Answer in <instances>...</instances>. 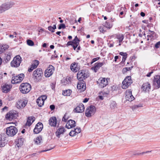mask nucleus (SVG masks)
Instances as JSON below:
<instances>
[{"label":"nucleus","mask_w":160,"mask_h":160,"mask_svg":"<svg viewBox=\"0 0 160 160\" xmlns=\"http://www.w3.org/2000/svg\"><path fill=\"white\" fill-rule=\"evenodd\" d=\"M39 98H42V99H43V100H44L46 99L47 98V97L46 95H42L41 97H39Z\"/></svg>","instance_id":"nucleus-55"},{"label":"nucleus","mask_w":160,"mask_h":160,"mask_svg":"<svg viewBox=\"0 0 160 160\" xmlns=\"http://www.w3.org/2000/svg\"><path fill=\"white\" fill-rule=\"evenodd\" d=\"M42 140V138L41 136H39L37 137L35 140H34V141L35 142L36 144H39L41 143Z\"/></svg>","instance_id":"nucleus-36"},{"label":"nucleus","mask_w":160,"mask_h":160,"mask_svg":"<svg viewBox=\"0 0 160 160\" xmlns=\"http://www.w3.org/2000/svg\"><path fill=\"white\" fill-rule=\"evenodd\" d=\"M14 4L12 2H7L2 4L0 6V14L12 8Z\"/></svg>","instance_id":"nucleus-2"},{"label":"nucleus","mask_w":160,"mask_h":160,"mask_svg":"<svg viewBox=\"0 0 160 160\" xmlns=\"http://www.w3.org/2000/svg\"><path fill=\"white\" fill-rule=\"evenodd\" d=\"M39 63V62L37 60H35L33 62V63L31 65L34 67L35 68H36L38 65Z\"/></svg>","instance_id":"nucleus-39"},{"label":"nucleus","mask_w":160,"mask_h":160,"mask_svg":"<svg viewBox=\"0 0 160 160\" xmlns=\"http://www.w3.org/2000/svg\"><path fill=\"white\" fill-rule=\"evenodd\" d=\"M113 8V6L111 4H107L105 7V9L107 11L110 12L112 10Z\"/></svg>","instance_id":"nucleus-32"},{"label":"nucleus","mask_w":160,"mask_h":160,"mask_svg":"<svg viewBox=\"0 0 160 160\" xmlns=\"http://www.w3.org/2000/svg\"><path fill=\"white\" fill-rule=\"evenodd\" d=\"M24 77V75L23 73H21L18 75L13 76L12 77L11 82L14 84L21 82L23 80Z\"/></svg>","instance_id":"nucleus-8"},{"label":"nucleus","mask_w":160,"mask_h":160,"mask_svg":"<svg viewBox=\"0 0 160 160\" xmlns=\"http://www.w3.org/2000/svg\"><path fill=\"white\" fill-rule=\"evenodd\" d=\"M54 71V67L52 65H50L46 70L45 76L46 77H49L51 76Z\"/></svg>","instance_id":"nucleus-14"},{"label":"nucleus","mask_w":160,"mask_h":160,"mask_svg":"<svg viewBox=\"0 0 160 160\" xmlns=\"http://www.w3.org/2000/svg\"><path fill=\"white\" fill-rule=\"evenodd\" d=\"M71 46H72L73 49L74 50H75L76 49V48L78 47V46H77V45H71Z\"/></svg>","instance_id":"nucleus-62"},{"label":"nucleus","mask_w":160,"mask_h":160,"mask_svg":"<svg viewBox=\"0 0 160 160\" xmlns=\"http://www.w3.org/2000/svg\"><path fill=\"white\" fill-rule=\"evenodd\" d=\"M117 103L115 101H112L110 105V108L112 109H114L117 107Z\"/></svg>","instance_id":"nucleus-38"},{"label":"nucleus","mask_w":160,"mask_h":160,"mask_svg":"<svg viewBox=\"0 0 160 160\" xmlns=\"http://www.w3.org/2000/svg\"><path fill=\"white\" fill-rule=\"evenodd\" d=\"M75 135H76V132L74 130H72L69 133V135L72 137L74 136Z\"/></svg>","instance_id":"nucleus-44"},{"label":"nucleus","mask_w":160,"mask_h":160,"mask_svg":"<svg viewBox=\"0 0 160 160\" xmlns=\"http://www.w3.org/2000/svg\"><path fill=\"white\" fill-rule=\"evenodd\" d=\"M43 128V125L41 122H39L36 125L33 130V132L35 134H38L42 130Z\"/></svg>","instance_id":"nucleus-17"},{"label":"nucleus","mask_w":160,"mask_h":160,"mask_svg":"<svg viewBox=\"0 0 160 160\" xmlns=\"http://www.w3.org/2000/svg\"><path fill=\"white\" fill-rule=\"evenodd\" d=\"M142 105L141 104H139L138 105H134L132 106V110L134 111L137 108H138L139 107H142Z\"/></svg>","instance_id":"nucleus-41"},{"label":"nucleus","mask_w":160,"mask_h":160,"mask_svg":"<svg viewBox=\"0 0 160 160\" xmlns=\"http://www.w3.org/2000/svg\"><path fill=\"white\" fill-rule=\"evenodd\" d=\"M56 118L55 117H51L49 120V125L52 127H55L56 124Z\"/></svg>","instance_id":"nucleus-26"},{"label":"nucleus","mask_w":160,"mask_h":160,"mask_svg":"<svg viewBox=\"0 0 160 160\" xmlns=\"http://www.w3.org/2000/svg\"><path fill=\"white\" fill-rule=\"evenodd\" d=\"M73 40L76 41H80V40L78 38L77 36L75 37L74 39Z\"/></svg>","instance_id":"nucleus-61"},{"label":"nucleus","mask_w":160,"mask_h":160,"mask_svg":"<svg viewBox=\"0 0 160 160\" xmlns=\"http://www.w3.org/2000/svg\"><path fill=\"white\" fill-rule=\"evenodd\" d=\"M76 122L75 121L70 119L67 122L66 125V127L70 129L75 127L76 126Z\"/></svg>","instance_id":"nucleus-22"},{"label":"nucleus","mask_w":160,"mask_h":160,"mask_svg":"<svg viewBox=\"0 0 160 160\" xmlns=\"http://www.w3.org/2000/svg\"><path fill=\"white\" fill-rule=\"evenodd\" d=\"M50 108L51 111L55 109V106L53 104L51 105L50 106Z\"/></svg>","instance_id":"nucleus-53"},{"label":"nucleus","mask_w":160,"mask_h":160,"mask_svg":"<svg viewBox=\"0 0 160 160\" xmlns=\"http://www.w3.org/2000/svg\"><path fill=\"white\" fill-rule=\"evenodd\" d=\"M77 88L81 90V92L84 91L86 88V83L84 81L79 80L77 84Z\"/></svg>","instance_id":"nucleus-15"},{"label":"nucleus","mask_w":160,"mask_h":160,"mask_svg":"<svg viewBox=\"0 0 160 160\" xmlns=\"http://www.w3.org/2000/svg\"><path fill=\"white\" fill-rule=\"evenodd\" d=\"M69 118V117L67 115V113H66L62 119V121L66 122Z\"/></svg>","instance_id":"nucleus-40"},{"label":"nucleus","mask_w":160,"mask_h":160,"mask_svg":"<svg viewBox=\"0 0 160 160\" xmlns=\"http://www.w3.org/2000/svg\"><path fill=\"white\" fill-rule=\"evenodd\" d=\"M17 116V113L15 111H10L6 114L5 118L7 120L11 121L12 119H15Z\"/></svg>","instance_id":"nucleus-11"},{"label":"nucleus","mask_w":160,"mask_h":160,"mask_svg":"<svg viewBox=\"0 0 160 160\" xmlns=\"http://www.w3.org/2000/svg\"><path fill=\"white\" fill-rule=\"evenodd\" d=\"M79 42L80 41H76L73 40H72V41H68L67 44V46H68L70 45H73L78 46L79 44Z\"/></svg>","instance_id":"nucleus-31"},{"label":"nucleus","mask_w":160,"mask_h":160,"mask_svg":"<svg viewBox=\"0 0 160 160\" xmlns=\"http://www.w3.org/2000/svg\"><path fill=\"white\" fill-rule=\"evenodd\" d=\"M65 131V129L63 127H62L58 128L55 132L56 136L58 138H59L60 135L61 134H63Z\"/></svg>","instance_id":"nucleus-25"},{"label":"nucleus","mask_w":160,"mask_h":160,"mask_svg":"<svg viewBox=\"0 0 160 160\" xmlns=\"http://www.w3.org/2000/svg\"><path fill=\"white\" fill-rule=\"evenodd\" d=\"M27 44L29 46H33L34 45L33 42L30 39H28L27 40Z\"/></svg>","instance_id":"nucleus-42"},{"label":"nucleus","mask_w":160,"mask_h":160,"mask_svg":"<svg viewBox=\"0 0 160 160\" xmlns=\"http://www.w3.org/2000/svg\"><path fill=\"white\" fill-rule=\"evenodd\" d=\"M5 51V49L3 48L2 46H0V54L3 52Z\"/></svg>","instance_id":"nucleus-51"},{"label":"nucleus","mask_w":160,"mask_h":160,"mask_svg":"<svg viewBox=\"0 0 160 160\" xmlns=\"http://www.w3.org/2000/svg\"><path fill=\"white\" fill-rule=\"evenodd\" d=\"M43 72L41 68H38L36 69L33 72L32 74L33 78L36 79L38 81H40L42 79Z\"/></svg>","instance_id":"nucleus-6"},{"label":"nucleus","mask_w":160,"mask_h":160,"mask_svg":"<svg viewBox=\"0 0 160 160\" xmlns=\"http://www.w3.org/2000/svg\"><path fill=\"white\" fill-rule=\"evenodd\" d=\"M77 65L76 63L74 62L72 63L70 66V69L73 72H76L78 70V68L77 67Z\"/></svg>","instance_id":"nucleus-29"},{"label":"nucleus","mask_w":160,"mask_h":160,"mask_svg":"<svg viewBox=\"0 0 160 160\" xmlns=\"http://www.w3.org/2000/svg\"><path fill=\"white\" fill-rule=\"evenodd\" d=\"M109 78L101 77L99 78L97 82L99 88H103L108 84V80Z\"/></svg>","instance_id":"nucleus-4"},{"label":"nucleus","mask_w":160,"mask_h":160,"mask_svg":"<svg viewBox=\"0 0 160 160\" xmlns=\"http://www.w3.org/2000/svg\"><path fill=\"white\" fill-rule=\"evenodd\" d=\"M74 130L76 132V134H78L80 133L81 131V129L80 128H76L74 129Z\"/></svg>","instance_id":"nucleus-46"},{"label":"nucleus","mask_w":160,"mask_h":160,"mask_svg":"<svg viewBox=\"0 0 160 160\" xmlns=\"http://www.w3.org/2000/svg\"><path fill=\"white\" fill-rule=\"evenodd\" d=\"M58 57V55H56V56L52 55L51 58V59H54L56 58H57Z\"/></svg>","instance_id":"nucleus-59"},{"label":"nucleus","mask_w":160,"mask_h":160,"mask_svg":"<svg viewBox=\"0 0 160 160\" xmlns=\"http://www.w3.org/2000/svg\"><path fill=\"white\" fill-rule=\"evenodd\" d=\"M128 71H129V69H128L127 68H124L122 69V72L123 73L126 72Z\"/></svg>","instance_id":"nucleus-56"},{"label":"nucleus","mask_w":160,"mask_h":160,"mask_svg":"<svg viewBox=\"0 0 160 160\" xmlns=\"http://www.w3.org/2000/svg\"><path fill=\"white\" fill-rule=\"evenodd\" d=\"M18 131V129L16 127L13 126H10L6 128V132L7 135L12 137L16 135Z\"/></svg>","instance_id":"nucleus-5"},{"label":"nucleus","mask_w":160,"mask_h":160,"mask_svg":"<svg viewBox=\"0 0 160 160\" xmlns=\"http://www.w3.org/2000/svg\"><path fill=\"white\" fill-rule=\"evenodd\" d=\"M116 38L119 40V43L121 42L123 40L124 37L122 34H118L116 35Z\"/></svg>","instance_id":"nucleus-34"},{"label":"nucleus","mask_w":160,"mask_h":160,"mask_svg":"<svg viewBox=\"0 0 160 160\" xmlns=\"http://www.w3.org/2000/svg\"><path fill=\"white\" fill-rule=\"evenodd\" d=\"M55 146H54L53 147H50L49 148H48L47 149L42 150V151H41L40 152H46V151L50 150L53 149V148H55Z\"/></svg>","instance_id":"nucleus-48"},{"label":"nucleus","mask_w":160,"mask_h":160,"mask_svg":"<svg viewBox=\"0 0 160 160\" xmlns=\"http://www.w3.org/2000/svg\"><path fill=\"white\" fill-rule=\"evenodd\" d=\"M153 73V71H152L148 73L146 75V76L148 77H150L151 76L152 74Z\"/></svg>","instance_id":"nucleus-58"},{"label":"nucleus","mask_w":160,"mask_h":160,"mask_svg":"<svg viewBox=\"0 0 160 160\" xmlns=\"http://www.w3.org/2000/svg\"><path fill=\"white\" fill-rule=\"evenodd\" d=\"M27 102L26 100H21L19 103V104L20 105V108H24L27 104Z\"/></svg>","instance_id":"nucleus-33"},{"label":"nucleus","mask_w":160,"mask_h":160,"mask_svg":"<svg viewBox=\"0 0 160 160\" xmlns=\"http://www.w3.org/2000/svg\"><path fill=\"white\" fill-rule=\"evenodd\" d=\"M151 88V86L148 82L143 83L142 87V90L145 92H149Z\"/></svg>","instance_id":"nucleus-19"},{"label":"nucleus","mask_w":160,"mask_h":160,"mask_svg":"<svg viewBox=\"0 0 160 160\" xmlns=\"http://www.w3.org/2000/svg\"><path fill=\"white\" fill-rule=\"evenodd\" d=\"M8 108L7 106H5L2 109V111H4L5 110H7Z\"/></svg>","instance_id":"nucleus-64"},{"label":"nucleus","mask_w":160,"mask_h":160,"mask_svg":"<svg viewBox=\"0 0 160 160\" xmlns=\"http://www.w3.org/2000/svg\"><path fill=\"white\" fill-rule=\"evenodd\" d=\"M34 69H35L34 67L31 65L30 68L28 69V71L29 72H31Z\"/></svg>","instance_id":"nucleus-54"},{"label":"nucleus","mask_w":160,"mask_h":160,"mask_svg":"<svg viewBox=\"0 0 160 160\" xmlns=\"http://www.w3.org/2000/svg\"><path fill=\"white\" fill-rule=\"evenodd\" d=\"M31 89V85L28 83H22L20 87V90L21 92L23 94L27 93L30 91Z\"/></svg>","instance_id":"nucleus-1"},{"label":"nucleus","mask_w":160,"mask_h":160,"mask_svg":"<svg viewBox=\"0 0 160 160\" xmlns=\"http://www.w3.org/2000/svg\"><path fill=\"white\" fill-rule=\"evenodd\" d=\"M44 100H43L42 98H38L37 100V103L39 107H42L44 104Z\"/></svg>","instance_id":"nucleus-30"},{"label":"nucleus","mask_w":160,"mask_h":160,"mask_svg":"<svg viewBox=\"0 0 160 160\" xmlns=\"http://www.w3.org/2000/svg\"><path fill=\"white\" fill-rule=\"evenodd\" d=\"M125 98L126 100L131 102L135 99V98L132 94L131 90H128L126 91Z\"/></svg>","instance_id":"nucleus-16"},{"label":"nucleus","mask_w":160,"mask_h":160,"mask_svg":"<svg viewBox=\"0 0 160 160\" xmlns=\"http://www.w3.org/2000/svg\"><path fill=\"white\" fill-rule=\"evenodd\" d=\"M105 63L104 61L102 62H96L95 63V65L94 67L92 68V69H93L94 72H96L98 70L103 66Z\"/></svg>","instance_id":"nucleus-24"},{"label":"nucleus","mask_w":160,"mask_h":160,"mask_svg":"<svg viewBox=\"0 0 160 160\" xmlns=\"http://www.w3.org/2000/svg\"><path fill=\"white\" fill-rule=\"evenodd\" d=\"M22 61V58L20 56H17L14 58L13 60L11 62L12 67L18 68L20 65Z\"/></svg>","instance_id":"nucleus-7"},{"label":"nucleus","mask_w":160,"mask_h":160,"mask_svg":"<svg viewBox=\"0 0 160 160\" xmlns=\"http://www.w3.org/2000/svg\"><path fill=\"white\" fill-rule=\"evenodd\" d=\"M11 55L12 53L10 52H9L5 54L3 58L2 62L4 63V64H6L8 63L11 59Z\"/></svg>","instance_id":"nucleus-20"},{"label":"nucleus","mask_w":160,"mask_h":160,"mask_svg":"<svg viewBox=\"0 0 160 160\" xmlns=\"http://www.w3.org/2000/svg\"><path fill=\"white\" fill-rule=\"evenodd\" d=\"M89 100L88 98H86L84 99L83 100V102L84 103H86L88 102Z\"/></svg>","instance_id":"nucleus-60"},{"label":"nucleus","mask_w":160,"mask_h":160,"mask_svg":"<svg viewBox=\"0 0 160 160\" xmlns=\"http://www.w3.org/2000/svg\"><path fill=\"white\" fill-rule=\"evenodd\" d=\"M132 81L130 76H127L122 82V88L126 89L132 83Z\"/></svg>","instance_id":"nucleus-10"},{"label":"nucleus","mask_w":160,"mask_h":160,"mask_svg":"<svg viewBox=\"0 0 160 160\" xmlns=\"http://www.w3.org/2000/svg\"><path fill=\"white\" fill-rule=\"evenodd\" d=\"M66 27L65 24L64 23L60 24L59 25L58 28L59 29H61V28H65Z\"/></svg>","instance_id":"nucleus-45"},{"label":"nucleus","mask_w":160,"mask_h":160,"mask_svg":"<svg viewBox=\"0 0 160 160\" xmlns=\"http://www.w3.org/2000/svg\"><path fill=\"white\" fill-rule=\"evenodd\" d=\"M85 109L84 105L82 103L80 104L76 108H75L73 111L75 112L81 113L83 112Z\"/></svg>","instance_id":"nucleus-18"},{"label":"nucleus","mask_w":160,"mask_h":160,"mask_svg":"<svg viewBox=\"0 0 160 160\" xmlns=\"http://www.w3.org/2000/svg\"><path fill=\"white\" fill-rule=\"evenodd\" d=\"M56 28V25H54L52 27L49 26L48 27V30L51 31L52 32H54V30Z\"/></svg>","instance_id":"nucleus-37"},{"label":"nucleus","mask_w":160,"mask_h":160,"mask_svg":"<svg viewBox=\"0 0 160 160\" xmlns=\"http://www.w3.org/2000/svg\"><path fill=\"white\" fill-rule=\"evenodd\" d=\"M24 140H25L24 138L21 137L17 139L15 142L16 147H16H17L19 148V147L23 145Z\"/></svg>","instance_id":"nucleus-23"},{"label":"nucleus","mask_w":160,"mask_h":160,"mask_svg":"<svg viewBox=\"0 0 160 160\" xmlns=\"http://www.w3.org/2000/svg\"><path fill=\"white\" fill-rule=\"evenodd\" d=\"M89 77V75L84 70L79 71L77 74V78L78 80L84 81Z\"/></svg>","instance_id":"nucleus-9"},{"label":"nucleus","mask_w":160,"mask_h":160,"mask_svg":"<svg viewBox=\"0 0 160 160\" xmlns=\"http://www.w3.org/2000/svg\"><path fill=\"white\" fill-rule=\"evenodd\" d=\"M11 87L6 84H2L1 85V90L2 92L7 93L10 91Z\"/></svg>","instance_id":"nucleus-21"},{"label":"nucleus","mask_w":160,"mask_h":160,"mask_svg":"<svg viewBox=\"0 0 160 160\" xmlns=\"http://www.w3.org/2000/svg\"><path fill=\"white\" fill-rule=\"evenodd\" d=\"M72 91L70 89H68L63 91L62 94L64 96H70L71 92Z\"/></svg>","instance_id":"nucleus-35"},{"label":"nucleus","mask_w":160,"mask_h":160,"mask_svg":"<svg viewBox=\"0 0 160 160\" xmlns=\"http://www.w3.org/2000/svg\"><path fill=\"white\" fill-rule=\"evenodd\" d=\"M55 83L54 82H52L51 83L50 85L51 88L52 90L55 89Z\"/></svg>","instance_id":"nucleus-49"},{"label":"nucleus","mask_w":160,"mask_h":160,"mask_svg":"<svg viewBox=\"0 0 160 160\" xmlns=\"http://www.w3.org/2000/svg\"><path fill=\"white\" fill-rule=\"evenodd\" d=\"M2 47H3V48H4V49H5V51L8 49L9 48V46L8 45H3L2 46Z\"/></svg>","instance_id":"nucleus-52"},{"label":"nucleus","mask_w":160,"mask_h":160,"mask_svg":"<svg viewBox=\"0 0 160 160\" xmlns=\"http://www.w3.org/2000/svg\"><path fill=\"white\" fill-rule=\"evenodd\" d=\"M119 54L123 56L122 60L120 63L121 64H123L127 58L128 54L126 52H121L119 53Z\"/></svg>","instance_id":"nucleus-28"},{"label":"nucleus","mask_w":160,"mask_h":160,"mask_svg":"<svg viewBox=\"0 0 160 160\" xmlns=\"http://www.w3.org/2000/svg\"><path fill=\"white\" fill-rule=\"evenodd\" d=\"M160 46V41H159L157 42L155 45V47L156 48H159Z\"/></svg>","instance_id":"nucleus-50"},{"label":"nucleus","mask_w":160,"mask_h":160,"mask_svg":"<svg viewBox=\"0 0 160 160\" xmlns=\"http://www.w3.org/2000/svg\"><path fill=\"white\" fill-rule=\"evenodd\" d=\"M100 58V57H97L96 58H93L91 62V64H92V63H94V62H95L96 61H98Z\"/></svg>","instance_id":"nucleus-47"},{"label":"nucleus","mask_w":160,"mask_h":160,"mask_svg":"<svg viewBox=\"0 0 160 160\" xmlns=\"http://www.w3.org/2000/svg\"><path fill=\"white\" fill-rule=\"evenodd\" d=\"M140 15L142 17H144L145 16V13L143 12H141L140 13Z\"/></svg>","instance_id":"nucleus-63"},{"label":"nucleus","mask_w":160,"mask_h":160,"mask_svg":"<svg viewBox=\"0 0 160 160\" xmlns=\"http://www.w3.org/2000/svg\"><path fill=\"white\" fill-rule=\"evenodd\" d=\"M104 26L107 28H110L112 27V25L109 22L106 21L104 24Z\"/></svg>","instance_id":"nucleus-43"},{"label":"nucleus","mask_w":160,"mask_h":160,"mask_svg":"<svg viewBox=\"0 0 160 160\" xmlns=\"http://www.w3.org/2000/svg\"><path fill=\"white\" fill-rule=\"evenodd\" d=\"M120 58H121V56H116L114 57V61L116 62L117 61V60L119 58V57Z\"/></svg>","instance_id":"nucleus-57"},{"label":"nucleus","mask_w":160,"mask_h":160,"mask_svg":"<svg viewBox=\"0 0 160 160\" xmlns=\"http://www.w3.org/2000/svg\"><path fill=\"white\" fill-rule=\"evenodd\" d=\"M35 120V118L34 116L29 117L28 118V120L25 124V125H28V126H30L34 121Z\"/></svg>","instance_id":"nucleus-27"},{"label":"nucleus","mask_w":160,"mask_h":160,"mask_svg":"<svg viewBox=\"0 0 160 160\" xmlns=\"http://www.w3.org/2000/svg\"><path fill=\"white\" fill-rule=\"evenodd\" d=\"M153 85L156 89H158L160 88V76L158 75L154 77Z\"/></svg>","instance_id":"nucleus-13"},{"label":"nucleus","mask_w":160,"mask_h":160,"mask_svg":"<svg viewBox=\"0 0 160 160\" xmlns=\"http://www.w3.org/2000/svg\"><path fill=\"white\" fill-rule=\"evenodd\" d=\"M7 135L4 133L0 134V147H4L7 143L8 141L6 139Z\"/></svg>","instance_id":"nucleus-12"},{"label":"nucleus","mask_w":160,"mask_h":160,"mask_svg":"<svg viewBox=\"0 0 160 160\" xmlns=\"http://www.w3.org/2000/svg\"><path fill=\"white\" fill-rule=\"evenodd\" d=\"M96 112V108L94 106L90 105L86 109L85 115L87 117H90L94 115Z\"/></svg>","instance_id":"nucleus-3"}]
</instances>
